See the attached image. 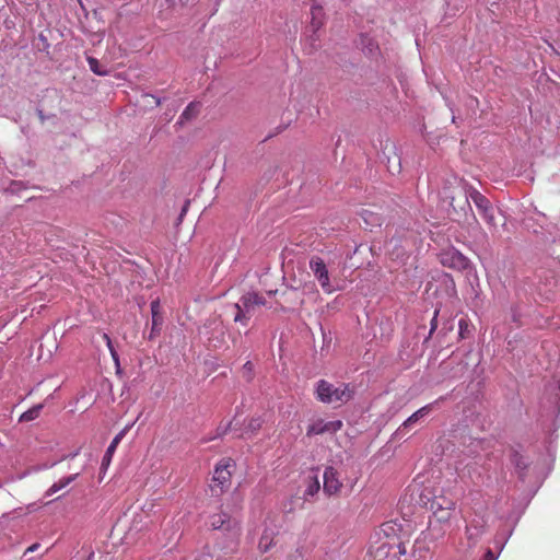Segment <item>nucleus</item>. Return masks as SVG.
<instances>
[{"label":"nucleus","mask_w":560,"mask_h":560,"mask_svg":"<svg viewBox=\"0 0 560 560\" xmlns=\"http://www.w3.org/2000/svg\"><path fill=\"white\" fill-rule=\"evenodd\" d=\"M459 192L463 197V203L459 206V208L465 212L466 218L468 217L466 210L471 212V207L469 203V199H471L487 224L492 229H497V214H500V212L493 208L488 198H486L481 192L472 187H470L468 191Z\"/></svg>","instance_id":"obj_1"},{"label":"nucleus","mask_w":560,"mask_h":560,"mask_svg":"<svg viewBox=\"0 0 560 560\" xmlns=\"http://www.w3.org/2000/svg\"><path fill=\"white\" fill-rule=\"evenodd\" d=\"M316 398L327 405H343L354 396V389L349 384H341L336 387L326 380H319L315 386Z\"/></svg>","instance_id":"obj_2"},{"label":"nucleus","mask_w":560,"mask_h":560,"mask_svg":"<svg viewBox=\"0 0 560 560\" xmlns=\"http://www.w3.org/2000/svg\"><path fill=\"white\" fill-rule=\"evenodd\" d=\"M208 524L211 529L220 530L231 538L240 534V522L224 511L210 515Z\"/></svg>","instance_id":"obj_3"},{"label":"nucleus","mask_w":560,"mask_h":560,"mask_svg":"<svg viewBox=\"0 0 560 560\" xmlns=\"http://www.w3.org/2000/svg\"><path fill=\"white\" fill-rule=\"evenodd\" d=\"M310 269L312 270L315 279L318 281L324 292H334L335 288L330 283L329 271L323 258L313 256L310 259Z\"/></svg>","instance_id":"obj_4"},{"label":"nucleus","mask_w":560,"mask_h":560,"mask_svg":"<svg viewBox=\"0 0 560 560\" xmlns=\"http://www.w3.org/2000/svg\"><path fill=\"white\" fill-rule=\"evenodd\" d=\"M469 353H466L464 357L458 358L454 353L448 358L447 361H443L440 368L443 370V373L451 378H460L468 370L467 357Z\"/></svg>","instance_id":"obj_5"},{"label":"nucleus","mask_w":560,"mask_h":560,"mask_svg":"<svg viewBox=\"0 0 560 560\" xmlns=\"http://www.w3.org/2000/svg\"><path fill=\"white\" fill-rule=\"evenodd\" d=\"M433 520L429 523V533L435 539L441 538L445 535L446 529L450 527V520L453 510H439L432 511Z\"/></svg>","instance_id":"obj_6"},{"label":"nucleus","mask_w":560,"mask_h":560,"mask_svg":"<svg viewBox=\"0 0 560 560\" xmlns=\"http://www.w3.org/2000/svg\"><path fill=\"white\" fill-rule=\"evenodd\" d=\"M325 23V12L320 4L314 3L311 8V27L313 30V34L310 36L311 40V51L315 50L316 42L319 39L317 32Z\"/></svg>","instance_id":"obj_7"},{"label":"nucleus","mask_w":560,"mask_h":560,"mask_svg":"<svg viewBox=\"0 0 560 560\" xmlns=\"http://www.w3.org/2000/svg\"><path fill=\"white\" fill-rule=\"evenodd\" d=\"M441 262L450 268L464 271L470 268V260L456 249L442 254Z\"/></svg>","instance_id":"obj_8"},{"label":"nucleus","mask_w":560,"mask_h":560,"mask_svg":"<svg viewBox=\"0 0 560 560\" xmlns=\"http://www.w3.org/2000/svg\"><path fill=\"white\" fill-rule=\"evenodd\" d=\"M343 423L341 420L325 421L318 419L307 427L306 435H319L324 433H336L341 430Z\"/></svg>","instance_id":"obj_9"},{"label":"nucleus","mask_w":560,"mask_h":560,"mask_svg":"<svg viewBox=\"0 0 560 560\" xmlns=\"http://www.w3.org/2000/svg\"><path fill=\"white\" fill-rule=\"evenodd\" d=\"M233 460L231 458L220 460L213 471V481L220 487L221 490L229 487L231 481V470L233 467Z\"/></svg>","instance_id":"obj_10"},{"label":"nucleus","mask_w":560,"mask_h":560,"mask_svg":"<svg viewBox=\"0 0 560 560\" xmlns=\"http://www.w3.org/2000/svg\"><path fill=\"white\" fill-rule=\"evenodd\" d=\"M323 479V490L327 495H335L339 493L342 488V482L339 479L338 471L332 466L325 468Z\"/></svg>","instance_id":"obj_11"},{"label":"nucleus","mask_w":560,"mask_h":560,"mask_svg":"<svg viewBox=\"0 0 560 560\" xmlns=\"http://www.w3.org/2000/svg\"><path fill=\"white\" fill-rule=\"evenodd\" d=\"M151 314H152V327L149 335V339H153L161 331V326L163 323V318L161 315V305L159 300H154L150 305Z\"/></svg>","instance_id":"obj_12"},{"label":"nucleus","mask_w":560,"mask_h":560,"mask_svg":"<svg viewBox=\"0 0 560 560\" xmlns=\"http://www.w3.org/2000/svg\"><path fill=\"white\" fill-rule=\"evenodd\" d=\"M424 504L431 511L454 510L455 509L454 500L446 498L444 495H434L431 499L428 498V501H425Z\"/></svg>","instance_id":"obj_13"},{"label":"nucleus","mask_w":560,"mask_h":560,"mask_svg":"<svg viewBox=\"0 0 560 560\" xmlns=\"http://www.w3.org/2000/svg\"><path fill=\"white\" fill-rule=\"evenodd\" d=\"M431 410V405H425L424 407L418 409L413 412L409 418H407L404 423L398 428L397 434L402 433L406 429L410 428L412 424L418 422L421 418L427 416Z\"/></svg>","instance_id":"obj_14"},{"label":"nucleus","mask_w":560,"mask_h":560,"mask_svg":"<svg viewBox=\"0 0 560 560\" xmlns=\"http://www.w3.org/2000/svg\"><path fill=\"white\" fill-rule=\"evenodd\" d=\"M200 112V103L199 102H190L186 108L180 114L178 121L176 125L183 126L185 122L195 119Z\"/></svg>","instance_id":"obj_15"},{"label":"nucleus","mask_w":560,"mask_h":560,"mask_svg":"<svg viewBox=\"0 0 560 560\" xmlns=\"http://www.w3.org/2000/svg\"><path fill=\"white\" fill-rule=\"evenodd\" d=\"M360 45L363 52L369 57H375L380 52L377 42L366 34H362L360 36Z\"/></svg>","instance_id":"obj_16"},{"label":"nucleus","mask_w":560,"mask_h":560,"mask_svg":"<svg viewBox=\"0 0 560 560\" xmlns=\"http://www.w3.org/2000/svg\"><path fill=\"white\" fill-rule=\"evenodd\" d=\"M127 429L121 430L118 434L115 435V438L112 440L110 444L108 445L103 458H102V467H107L112 460L113 454L115 453L117 445L122 440Z\"/></svg>","instance_id":"obj_17"},{"label":"nucleus","mask_w":560,"mask_h":560,"mask_svg":"<svg viewBox=\"0 0 560 560\" xmlns=\"http://www.w3.org/2000/svg\"><path fill=\"white\" fill-rule=\"evenodd\" d=\"M511 462L514 465V467L518 474V477L521 479H524L526 476L527 468L529 467V463L517 451L512 452Z\"/></svg>","instance_id":"obj_18"},{"label":"nucleus","mask_w":560,"mask_h":560,"mask_svg":"<svg viewBox=\"0 0 560 560\" xmlns=\"http://www.w3.org/2000/svg\"><path fill=\"white\" fill-rule=\"evenodd\" d=\"M285 303L301 306L304 302L303 294L296 288H288L281 293Z\"/></svg>","instance_id":"obj_19"},{"label":"nucleus","mask_w":560,"mask_h":560,"mask_svg":"<svg viewBox=\"0 0 560 560\" xmlns=\"http://www.w3.org/2000/svg\"><path fill=\"white\" fill-rule=\"evenodd\" d=\"M273 529L265 528L258 542V548L262 553L268 552L271 549V547L273 546Z\"/></svg>","instance_id":"obj_20"},{"label":"nucleus","mask_w":560,"mask_h":560,"mask_svg":"<svg viewBox=\"0 0 560 560\" xmlns=\"http://www.w3.org/2000/svg\"><path fill=\"white\" fill-rule=\"evenodd\" d=\"M79 474H73L67 477H63L59 479L57 482H55L50 488L46 491V497H50L55 494L56 492L60 491L61 489L66 488L68 485H70L72 481H74L78 478Z\"/></svg>","instance_id":"obj_21"},{"label":"nucleus","mask_w":560,"mask_h":560,"mask_svg":"<svg viewBox=\"0 0 560 560\" xmlns=\"http://www.w3.org/2000/svg\"><path fill=\"white\" fill-rule=\"evenodd\" d=\"M264 423V420L261 417H254L252 419H249V421L247 422V424L245 425L243 432L240 434L241 438L247 435V436H252L254 434H256L261 425Z\"/></svg>","instance_id":"obj_22"},{"label":"nucleus","mask_w":560,"mask_h":560,"mask_svg":"<svg viewBox=\"0 0 560 560\" xmlns=\"http://www.w3.org/2000/svg\"><path fill=\"white\" fill-rule=\"evenodd\" d=\"M320 483L317 476L310 477L307 479L306 489L304 490V499H308L318 493Z\"/></svg>","instance_id":"obj_23"},{"label":"nucleus","mask_w":560,"mask_h":560,"mask_svg":"<svg viewBox=\"0 0 560 560\" xmlns=\"http://www.w3.org/2000/svg\"><path fill=\"white\" fill-rule=\"evenodd\" d=\"M42 409H43L42 404L33 406L32 408H30L28 410H26L25 412H23L21 415L20 422H28V421L35 420L36 418H38Z\"/></svg>","instance_id":"obj_24"},{"label":"nucleus","mask_w":560,"mask_h":560,"mask_svg":"<svg viewBox=\"0 0 560 560\" xmlns=\"http://www.w3.org/2000/svg\"><path fill=\"white\" fill-rule=\"evenodd\" d=\"M240 305H242L243 310L245 311L246 315L250 318L255 312V304L253 303L252 298L249 296L248 292L243 294L240 300Z\"/></svg>","instance_id":"obj_25"},{"label":"nucleus","mask_w":560,"mask_h":560,"mask_svg":"<svg viewBox=\"0 0 560 560\" xmlns=\"http://www.w3.org/2000/svg\"><path fill=\"white\" fill-rule=\"evenodd\" d=\"M90 70L97 75H107L109 71L94 57L86 58Z\"/></svg>","instance_id":"obj_26"},{"label":"nucleus","mask_w":560,"mask_h":560,"mask_svg":"<svg viewBox=\"0 0 560 560\" xmlns=\"http://www.w3.org/2000/svg\"><path fill=\"white\" fill-rule=\"evenodd\" d=\"M233 307L235 310L234 322L246 326L249 322V317L246 315L242 305H240V302L235 303Z\"/></svg>","instance_id":"obj_27"},{"label":"nucleus","mask_w":560,"mask_h":560,"mask_svg":"<svg viewBox=\"0 0 560 560\" xmlns=\"http://www.w3.org/2000/svg\"><path fill=\"white\" fill-rule=\"evenodd\" d=\"M362 218L369 226H381L382 224L381 218L371 211L364 210L362 212Z\"/></svg>","instance_id":"obj_28"},{"label":"nucleus","mask_w":560,"mask_h":560,"mask_svg":"<svg viewBox=\"0 0 560 560\" xmlns=\"http://www.w3.org/2000/svg\"><path fill=\"white\" fill-rule=\"evenodd\" d=\"M458 328H459L458 334L462 339H466L471 335V327L466 319H464V318L459 319Z\"/></svg>","instance_id":"obj_29"},{"label":"nucleus","mask_w":560,"mask_h":560,"mask_svg":"<svg viewBox=\"0 0 560 560\" xmlns=\"http://www.w3.org/2000/svg\"><path fill=\"white\" fill-rule=\"evenodd\" d=\"M439 313H440V310L436 308L434 311L433 317H432L431 323H430L429 335L424 338L423 343H427L430 340V338L432 337L433 332L436 330Z\"/></svg>","instance_id":"obj_30"},{"label":"nucleus","mask_w":560,"mask_h":560,"mask_svg":"<svg viewBox=\"0 0 560 560\" xmlns=\"http://www.w3.org/2000/svg\"><path fill=\"white\" fill-rule=\"evenodd\" d=\"M242 371H243V376L246 378V381L250 382L253 380V371H254L253 363L250 361H247L243 365Z\"/></svg>","instance_id":"obj_31"},{"label":"nucleus","mask_w":560,"mask_h":560,"mask_svg":"<svg viewBox=\"0 0 560 560\" xmlns=\"http://www.w3.org/2000/svg\"><path fill=\"white\" fill-rule=\"evenodd\" d=\"M248 294L252 298L255 306H261V305L266 304V299L264 296L259 295L257 292L252 291V292H248Z\"/></svg>","instance_id":"obj_32"},{"label":"nucleus","mask_w":560,"mask_h":560,"mask_svg":"<svg viewBox=\"0 0 560 560\" xmlns=\"http://www.w3.org/2000/svg\"><path fill=\"white\" fill-rule=\"evenodd\" d=\"M104 338L107 340V346H108V348H109L110 354H112V357H113V359H114V361H115V363H116L117 368H119V358H118L117 352L115 351V349H114V348H113V346H112V340H110V338H109L107 335H104Z\"/></svg>","instance_id":"obj_33"},{"label":"nucleus","mask_w":560,"mask_h":560,"mask_svg":"<svg viewBox=\"0 0 560 560\" xmlns=\"http://www.w3.org/2000/svg\"><path fill=\"white\" fill-rule=\"evenodd\" d=\"M237 424H238V423L235 421V418H234L232 421H230V422L225 425V428H224V429H222V432H221V433H219V435H221V434H225L228 431L236 430Z\"/></svg>","instance_id":"obj_34"},{"label":"nucleus","mask_w":560,"mask_h":560,"mask_svg":"<svg viewBox=\"0 0 560 560\" xmlns=\"http://www.w3.org/2000/svg\"><path fill=\"white\" fill-rule=\"evenodd\" d=\"M189 205H190V201L189 200H186L182 210H180V213L178 215V222H182L183 218L185 217L188 208H189Z\"/></svg>","instance_id":"obj_35"},{"label":"nucleus","mask_w":560,"mask_h":560,"mask_svg":"<svg viewBox=\"0 0 560 560\" xmlns=\"http://www.w3.org/2000/svg\"><path fill=\"white\" fill-rule=\"evenodd\" d=\"M396 161H397V165L394 166L393 168H392L390 165H388V170L392 173H395V172L399 173L400 172V168H401V166H400V159L398 156H396Z\"/></svg>","instance_id":"obj_36"},{"label":"nucleus","mask_w":560,"mask_h":560,"mask_svg":"<svg viewBox=\"0 0 560 560\" xmlns=\"http://www.w3.org/2000/svg\"><path fill=\"white\" fill-rule=\"evenodd\" d=\"M144 97H151L154 101L155 106H160L162 104V100L153 94H145Z\"/></svg>","instance_id":"obj_37"},{"label":"nucleus","mask_w":560,"mask_h":560,"mask_svg":"<svg viewBox=\"0 0 560 560\" xmlns=\"http://www.w3.org/2000/svg\"><path fill=\"white\" fill-rule=\"evenodd\" d=\"M39 547H40V545H39L38 542L33 544L32 546H30V547L25 550V555H26L27 552H34V551H36Z\"/></svg>","instance_id":"obj_38"},{"label":"nucleus","mask_w":560,"mask_h":560,"mask_svg":"<svg viewBox=\"0 0 560 560\" xmlns=\"http://www.w3.org/2000/svg\"><path fill=\"white\" fill-rule=\"evenodd\" d=\"M483 560H495V557H494V553L492 552V550L488 549V551L486 552V555L483 557Z\"/></svg>","instance_id":"obj_39"},{"label":"nucleus","mask_w":560,"mask_h":560,"mask_svg":"<svg viewBox=\"0 0 560 560\" xmlns=\"http://www.w3.org/2000/svg\"><path fill=\"white\" fill-rule=\"evenodd\" d=\"M475 529H476V533H472L470 528H467L466 533H467V536L469 539L477 537L479 535V530L477 528H475Z\"/></svg>","instance_id":"obj_40"},{"label":"nucleus","mask_w":560,"mask_h":560,"mask_svg":"<svg viewBox=\"0 0 560 560\" xmlns=\"http://www.w3.org/2000/svg\"><path fill=\"white\" fill-rule=\"evenodd\" d=\"M37 115L42 122L46 120V116L44 115V112L42 109H37Z\"/></svg>","instance_id":"obj_41"},{"label":"nucleus","mask_w":560,"mask_h":560,"mask_svg":"<svg viewBox=\"0 0 560 560\" xmlns=\"http://www.w3.org/2000/svg\"><path fill=\"white\" fill-rule=\"evenodd\" d=\"M450 198V206L454 209L455 212H457L456 206H455V196L448 197Z\"/></svg>","instance_id":"obj_42"},{"label":"nucleus","mask_w":560,"mask_h":560,"mask_svg":"<svg viewBox=\"0 0 560 560\" xmlns=\"http://www.w3.org/2000/svg\"><path fill=\"white\" fill-rule=\"evenodd\" d=\"M78 454H79V451H75V452H73V453H71V454H68V455L63 456V458H62V459H68V458H69V459H72V458H74Z\"/></svg>","instance_id":"obj_43"},{"label":"nucleus","mask_w":560,"mask_h":560,"mask_svg":"<svg viewBox=\"0 0 560 560\" xmlns=\"http://www.w3.org/2000/svg\"><path fill=\"white\" fill-rule=\"evenodd\" d=\"M183 5H192L196 0H179Z\"/></svg>","instance_id":"obj_44"},{"label":"nucleus","mask_w":560,"mask_h":560,"mask_svg":"<svg viewBox=\"0 0 560 560\" xmlns=\"http://www.w3.org/2000/svg\"><path fill=\"white\" fill-rule=\"evenodd\" d=\"M470 217H471L474 222L478 223V221H477V219H476V217H475V214L472 212L470 213Z\"/></svg>","instance_id":"obj_45"},{"label":"nucleus","mask_w":560,"mask_h":560,"mask_svg":"<svg viewBox=\"0 0 560 560\" xmlns=\"http://www.w3.org/2000/svg\"><path fill=\"white\" fill-rule=\"evenodd\" d=\"M292 510H293V508H292V506H290L289 509H287V506L284 505V511H285V512L290 513V512H292Z\"/></svg>","instance_id":"obj_46"},{"label":"nucleus","mask_w":560,"mask_h":560,"mask_svg":"<svg viewBox=\"0 0 560 560\" xmlns=\"http://www.w3.org/2000/svg\"><path fill=\"white\" fill-rule=\"evenodd\" d=\"M399 552H400V553H405V552H406L405 547L399 546Z\"/></svg>","instance_id":"obj_47"},{"label":"nucleus","mask_w":560,"mask_h":560,"mask_svg":"<svg viewBox=\"0 0 560 560\" xmlns=\"http://www.w3.org/2000/svg\"><path fill=\"white\" fill-rule=\"evenodd\" d=\"M93 557H94V552H91V553L89 555V557H88V560H92V559H93Z\"/></svg>","instance_id":"obj_48"},{"label":"nucleus","mask_w":560,"mask_h":560,"mask_svg":"<svg viewBox=\"0 0 560 560\" xmlns=\"http://www.w3.org/2000/svg\"><path fill=\"white\" fill-rule=\"evenodd\" d=\"M277 293V290L276 291H269L268 294L271 295V294H276Z\"/></svg>","instance_id":"obj_49"},{"label":"nucleus","mask_w":560,"mask_h":560,"mask_svg":"<svg viewBox=\"0 0 560 560\" xmlns=\"http://www.w3.org/2000/svg\"><path fill=\"white\" fill-rule=\"evenodd\" d=\"M202 559L203 560H212L211 558H208V557H203Z\"/></svg>","instance_id":"obj_50"}]
</instances>
